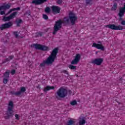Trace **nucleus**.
Masks as SVG:
<instances>
[{"instance_id":"a211bd4d","label":"nucleus","mask_w":125,"mask_h":125,"mask_svg":"<svg viewBox=\"0 0 125 125\" xmlns=\"http://www.w3.org/2000/svg\"><path fill=\"white\" fill-rule=\"evenodd\" d=\"M74 120L73 118H71L67 122L66 125H74L76 124V121H74Z\"/></svg>"},{"instance_id":"393cba45","label":"nucleus","mask_w":125,"mask_h":125,"mask_svg":"<svg viewBox=\"0 0 125 125\" xmlns=\"http://www.w3.org/2000/svg\"><path fill=\"white\" fill-rule=\"evenodd\" d=\"M85 124V120H84L83 118L79 121V125H84Z\"/></svg>"},{"instance_id":"6e6552de","label":"nucleus","mask_w":125,"mask_h":125,"mask_svg":"<svg viewBox=\"0 0 125 125\" xmlns=\"http://www.w3.org/2000/svg\"><path fill=\"white\" fill-rule=\"evenodd\" d=\"M109 29H111V30H124V27L121 25L117 26L115 24H109L106 26Z\"/></svg>"},{"instance_id":"20e7f679","label":"nucleus","mask_w":125,"mask_h":125,"mask_svg":"<svg viewBox=\"0 0 125 125\" xmlns=\"http://www.w3.org/2000/svg\"><path fill=\"white\" fill-rule=\"evenodd\" d=\"M62 24H63V21L61 19L55 21V23L53 27V31L52 32L53 35H56L57 32L62 28Z\"/></svg>"},{"instance_id":"ddd939ff","label":"nucleus","mask_w":125,"mask_h":125,"mask_svg":"<svg viewBox=\"0 0 125 125\" xmlns=\"http://www.w3.org/2000/svg\"><path fill=\"white\" fill-rule=\"evenodd\" d=\"M11 6L10 3L6 4L4 3L3 5L0 6V10H6L7 9H9Z\"/></svg>"},{"instance_id":"4be33fe9","label":"nucleus","mask_w":125,"mask_h":125,"mask_svg":"<svg viewBox=\"0 0 125 125\" xmlns=\"http://www.w3.org/2000/svg\"><path fill=\"white\" fill-rule=\"evenodd\" d=\"M17 13H18V12H14L13 13L9 15L11 19H13V18H15L16 16L17 15Z\"/></svg>"},{"instance_id":"f03ea898","label":"nucleus","mask_w":125,"mask_h":125,"mask_svg":"<svg viewBox=\"0 0 125 125\" xmlns=\"http://www.w3.org/2000/svg\"><path fill=\"white\" fill-rule=\"evenodd\" d=\"M64 22L66 24H69V22L71 23V25H74L76 24V21L78 20V17L76 14L70 12L69 13V17L64 18Z\"/></svg>"},{"instance_id":"412c9836","label":"nucleus","mask_w":125,"mask_h":125,"mask_svg":"<svg viewBox=\"0 0 125 125\" xmlns=\"http://www.w3.org/2000/svg\"><path fill=\"white\" fill-rule=\"evenodd\" d=\"M10 73V71L7 70L4 73V79H8L9 78V74Z\"/></svg>"},{"instance_id":"c9c22d12","label":"nucleus","mask_w":125,"mask_h":125,"mask_svg":"<svg viewBox=\"0 0 125 125\" xmlns=\"http://www.w3.org/2000/svg\"><path fill=\"white\" fill-rule=\"evenodd\" d=\"M15 117L16 118V120H19V115L16 114H15Z\"/></svg>"},{"instance_id":"2eb2a0df","label":"nucleus","mask_w":125,"mask_h":125,"mask_svg":"<svg viewBox=\"0 0 125 125\" xmlns=\"http://www.w3.org/2000/svg\"><path fill=\"white\" fill-rule=\"evenodd\" d=\"M46 1H47V0H34L31 3L35 4L36 5H40V4H42V3Z\"/></svg>"},{"instance_id":"58836bf2","label":"nucleus","mask_w":125,"mask_h":125,"mask_svg":"<svg viewBox=\"0 0 125 125\" xmlns=\"http://www.w3.org/2000/svg\"><path fill=\"white\" fill-rule=\"evenodd\" d=\"M121 25H123V26H125V21H121Z\"/></svg>"},{"instance_id":"f3484780","label":"nucleus","mask_w":125,"mask_h":125,"mask_svg":"<svg viewBox=\"0 0 125 125\" xmlns=\"http://www.w3.org/2000/svg\"><path fill=\"white\" fill-rule=\"evenodd\" d=\"M14 58V56L11 55L8 57V58H6L3 62L2 64H4V63H6V62H9L10 60H12Z\"/></svg>"},{"instance_id":"e433bc0d","label":"nucleus","mask_w":125,"mask_h":125,"mask_svg":"<svg viewBox=\"0 0 125 125\" xmlns=\"http://www.w3.org/2000/svg\"><path fill=\"white\" fill-rule=\"evenodd\" d=\"M15 73H16V71L14 69L12 70L11 71V75H14V74H15Z\"/></svg>"},{"instance_id":"c756f323","label":"nucleus","mask_w":125,"mask_h":125,"mask_svg":"<svg viewBox=\"0 0 125 125\" xmlns=\"http://www.w3.org/2000/svg\"><path fill=\"white\" fill-rule=\"evenodd\" d=\"M70 104L72 106H75V105H77V104H78V103L77 102V101L76 100H74L70 102Z\"/></svg>"},{"instance_id":"ea45409f","label":"nucleus","mask_w":125,"mask_h":125,"mask_svg":"<svg viewBox=\"0 0 125 125\" xmlns=\"http://www.w3.org/2000/svg\"><path fill=\"white\" fill-rule=\"evenodd\" d=\"M123 81H124V79H120L119 80V83H123Z\"/></svg>"},{"instance_id":"6ab92c4d","label":"nucleus","mask_w":125,"mask_h":125,"mask_svg":"<svg viewBox=\"0 0 125 125\" xmlns=\"http://www.w3.org/2000/svg\"><path fill=\"white\" fill-rule=\"evenodd\" d=\"M50 89H54V87L53 86H47L44 88L43 91L46 92V91H48V90H50Z\"/></svg>"},{"instance_id":"7ed1b4c3","label":"nucleus","mask_w":125,"mask_h":125,"mask_svg":"<svg viewBox=\"0 0 125 125\" xmlns=\"http://www.w3.org/2000/svg\"><path fill=\"white\" fill-rule=\"evenodd\" d=\"M13 102L10 101L9 102L8 109L6 111V116L4 117L5 120H9L10 118H12V117H13V113H14V111L13 110Z\"/></svg>"},{"instance_id":"37998d69","label":"nucleus","mask_w":125,"mask_h":125,"mask_svg":"<svg viewBox=\"0 0 125 125\" xmlns=\"http://www.w3.org/2000/svg\"><path fill=\"white\" fill-rule=\"evenodd\" d=\"M68 92H69L70 94H71V93H72V91L71 90H69Z\"/></svg>"},{"instance_id":"f257e3e1","label":"nucleus","mask_w":125,"mask_h":125,"mask_svg":"<svg viewBox=\"0 0 125 125\" xmlns=\"http://www.w3.org/2000/svg\"><path fill=\"white\" fill-rule=\"evenodd\" d=\"M57 53H58V48H55L46 60L43 61V62L40 64V67H44L45 64L52 65L53 62H54V60H55V58H56Z\"/></svg>"},{"instance_id":"4c0bfd02","label":"nucleus","mask_w":125,"mask_h":125,"mask_svg":"<svg viewBox=\"0 0 125 125\" xmlns=\"http://www.w3.org/2000/svg\"><path fill=\"white\" fill-rule=\"evenodd\" d=\"M0 15H3L5 14V12H4V11H1L0 12Z\"/></svg>"},{"instance_id":"0eeeda50","label":"nucleus","mask_w":125,"mask_h":125,"mask_svg":"<svg viewBox=\"0 0 125 125\" xmlns=\"http://www.w3.org/2000/svg\"><path fill=\"white\" fill-rule=\"evenodd\" d=\"M26 91V88L25 87H21L19 91L15 92L14 91H11L10 92V94L11 95H15V96H19V95H21L22 93L25 92Z\"/></svg>"},{"instance_id":"9d476101","label":"nucleus","mask_w":125,"mask_h":125,"mask_svg":"<svg viewBox=\"0 0 125 125\" xmlns=\"http://www.w3.org/2000/svg\"><path fill=\"white\" fill-rule=\"evenodd\" d=\"M51 9L53 14H58V13H60L61 8L58 6L53 5L51 7Z\"/></svg>"},{"instance_id":"423d86ee","label":"nucleus","mask_w":125,"mask_h":125,"mask_svg":"<svg viewBox=\"0 0 125 125\" xmlns=\"http://www.w3.org/2000/svg\"><path fill=\"white\" fill-rule=\"evenodd\" d=\"M13 23L11 21L2 24L0 26V30L3 31V30H6V29H9L12 27Z\"/></svg>"},{"instance_id":"4468645a","label":"nucleus","mask_w":125,"mask_h":125,"mask_svg":"<svg viewBox=\"0 0 125 125\" xmlns=\"http://www.w3.org/2000/svg\"><path fill=\"white\" fill-rule=\"evenodd\" d=\"M92 46H93V47H96V48H97V49H101V50H102L103 51L105 50L104 46L100 44H97L96 43L94 42L93 43Z\"/></svg>"},{"instance_id":"79ce46f5","label":"nucleus","mask_w":125,"mask_h":125,"mask_svg":"<svg viewBox=\"0 0 125 125\" xmlns=\"http://www.w3.org/2000/svg\"><path fill=\"white\" fill-rule=\"evenodd\" d=\"M37 88L38 89H41V85L40 84H38L37 86H36Z\"/></svg>"},{"instance_id":"72a5a7b5","label":"nucleus","mask_w":125,"mask_h":125,"mask_svg":"<svg viewBox=\"0 0 125 125\" xmlns=\"http://www.w3.org/2000/svg\"><path fill=\"white\" fill-rule=\"evenodd\" d=\"M7 82H8V79H3V83H4V84H6V83H7Z\"/></svg>"},{"instance_id":"9b49d317","label":"nucleus","mask_w":125,"mask_h":125,"mask_svg":"<svg viewBox=\"0 0 125 125\" xmlns=\"http://www.w3.org/2000/svg\"><path fill=\"white\" fill-rule=\"evenodd\" d=\"M80 60H81V55L80 54H77L76 55L75 59L71 62V64L72 65H77V64L80 62Z\"/></svg>"},{"instance_id":"aec40b11","label":"nucleus","mask_w":125,"mask_h":125,"mask_svg":"<svg viewBox=\"0 0 125 125\" xmlns=\"http://www.w3.org/2000/svg\"><path fill=\"white\" fill-rule=\"evenodd\" d=\"M21 8H20V7H17V8H14L13 9H10V10L8 12L7 14H10L11 12H12V11H15L16 10L19 11L21 10Z\"/></svg>"},{"instance_id":"bb28decb","label":"nucleus","mask_w":125,"mask_h":125,"mask_svg":"<svg viewBox=\"0 0 125 125\" xmlns=\"http://www.w3.org/2000/svg\"><path fill=\"white\" fill-rule=\"evenodd\" d=\"M68 67L71 70H77V66H74L73 65H69Z\"/></svg>"},{"instance_id":"39448f33","label":"nucleus","mask_w":125,"mask_h":125,"mask_svg":"<svg viewBox=\"0 0 125 125\" xmlns=\"http://www.w3.org/2000/svg\"><path fill=\"white\" fill-rule=\"evenodd\" d=\"M57 93L60 98H64L67 96L68 91L65 88L61 87L58 90Z\"/></svg>"},{"instance_id":"b1692460","label":"nucleus","mask_w":125,"mask_h":125,"mask_svg":"<svg viewBox=\"0 0 125 125\" xmlns=\"http://www.w3.org/2000/svg\"><path fill=\"white\" fill-rule=\"evenodd\" d=\"M11 20V18H10V16H9L8 17H4L3 18V21H5V22H6L7 21H10Z\"/></svg>"},{"instance_id":"1a4fd4ad","label":"nucleus","mask_w":125,"mask_h":125,"mask_svg":"<svg viewBox=\"0 0 125 125\" xmlns=\"http://www.w3.org/2000/svg\"><path fill=\"white\" fill-rule=\"evenodd\" d=\"M34 46L36 49H38L39 50H42V51H45L48 50V47L45 45H41L40 44H34Z\"/></svg>"},{"instance_id":"a18cd8bd","label":"nucleus","mask_w":125,"mask_h":125,"mask_svg":"<svg viewBox=\"0 0 125 125\" xmlns=\"http://www.w3.org/2000/svg\"><path fill=\"white\" fill-rule=\"evenodd\" d=\"M101 42H98V43H100Z\"/></svg>"},{"instance_id":"2f4dec72","label":"nucleus","mask_w":125,"mask_h":125,"mask_svg":"<svg viewBox=\"0 0 125 125\" xmlns=\"http://www.w3.org/2000/svg\"><path fill=\"white\" fill-rule=\"evenodd\" d=\"M62 2H63L62 0H56V3L57 4H62Z\"/></svg>"},{"instance_id":"cd10ccee","label":"nucleus","mask_w":125,"mask_h":125,"mask_svg":"<svg viewBox=\"0 0 125 125\" xmlns=\"http://www.w3.org/2000/svg\"><path fill=\"white\" fill-rule=\"evenodd\" d=\"M86 4H87V5H91V4H92V0H86Z\"/></svg>"},{"instance_id":"473e14b6","label":"nucleus","mask_w":125,"mask_h":125,"mask_svg":"<svg viewBox=\"0 0 125 125\" xmlns=\"http://www.w3.org/2000/svg\"><path fill=\"white\" fill-rule=\"evenodd\" d=\"M42 32H38L36 33V37H42Z\"/></svg>"},{"instance_id":"a878e982","label":"nucleus","mask_w":125,"mask_h":125,"mask_svg":"<svg viewBox=\"0 0 125 125\" xmlns=\"http://www.w3.org/2000/svg\"><path fill=\"white\" fill-rule=\"evenodd\" d=\"M117 7H118V5L117 3H114V5L111 8V10H116L117 9Z\"/></svg>"},{"instance_id":"a19ab883","label":"nucleus","mask_w":125,"mask_h":125,"mask_svg":"<svg viewBox=\"0 0 125 125\" xmlns=\"http://www.w3.org/2000/svg\"><path fill=\"white\" fill-rule=\"evenodd\" d=\"M62 73H64V74H66V75H68V71H67V70H63Z\"/></svg>"},{"instance_id":"c03bdc74","label":"nucleus","mask_w":125,"mask_h":125,"mask_svg":"<svg viewBox=\"0 0 125 125\" xmlns=\"http://www.w3.org/2000/svg\"><path fill=\"white\" fill-rule=\"evenodd\" d=\"M120 20H123V18H121L120 19Z\"/></svg>"},{"instance_id":"5701e85b","label":"nucleus","mask_w":125,"mask_h":125,"mask_svg":"<svg viewBox=\"0 0 125 125\" xmlns=\"http://www.w3.org/2000/svg\"><path fill=\"white\" fill-rule=\"evenodd\" d=\"M23 22V21H22L21 19L20 20H17L16 21V23L17 24V27H20V24L21 23Z\"/></svg>"},{"instance_id":"49530a36","label":"nucleus","mask_w":125,"mask_h":125,"mask_svg":"<svg viewBox=\"0 0 125 125\" xmlns=\"http://www.w3.org/2000/svg\"><path fill=\"white\" fill-rule=\"evenodd\" d=\"M77 78H78V75H77Z\"/></svg>"},{"instance_id":"c85d7f7f","label":"nucleus","mask_w":125,"mask_h":125,"mask_svg":"<svg viewBox=\"0 0 125 125\" xmlns=\"http://www.w3.org/2000/svg\"><path fill=\"white\" fill-rule=\"evenodd\" d=\"M44 11L46 13H50V8L49 7H46L45 8Z\"/></svg>"},{"instance_id":"f8f14e48","label":"nucleus","mask_w":125,"mask_h":125,"mask_svg":"<svg viewBox=\"0 0 125 125\" xmlns=\"http://www.w3.org/2000/svg\"><path fill=\"white\" fill-rule=\"evenodd\" d=\"M103 59L102 58H98L95 59V60L91 61L92 64H94L95 65H97V66H100L101 64H102V62H103Z\"/></svg>"},{"instance_id":"7c9ffc66","label":"nucleus","mask_w":125,"mask_h":125,"mask_svg":"<svg viewBox=\"0 0 125 125\" xmlns=\"http://www.w3.org/2000/svg\"><path fill=\"white\" fill-rule=\"evenodd\" d=\"M42 18L45 20H48V16H47V15H46V14H43Z\"/></svg>"},{"instance_id":"dca6fc26","label":"nucleus","mask_w":125,"mask_h":125,"mask_svg":"<svg viewBox=\"0 0 125 125\" xmlns=\"http://www.w3.org/2000/svg\"><path fill=\"white\" fill-rule=\"evenodd\" d=\"M125 3L124 7L121 8L120 9L119 13L118 14V15L119 17L122 18L125 15Z\"/></svg>"},{"instance_id":"f704fd0d","label":"nucleus","mask_w":125,"mask_h":125,"mask_svg":"<svg viewBox=\"0 0 125 125\" xmlns=\"http://www.w3.org/2000/svg\"><path fill=\"white\" fill-rule=\"evenodd\" d=\"M15 38H18V31H15L13 33Z\"/></svg>"}]
</instances>
